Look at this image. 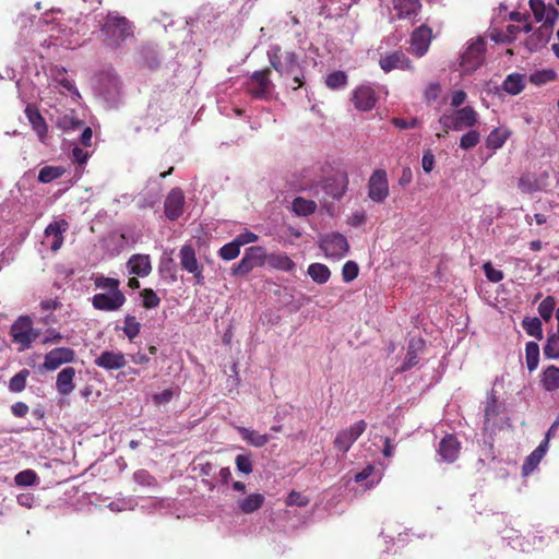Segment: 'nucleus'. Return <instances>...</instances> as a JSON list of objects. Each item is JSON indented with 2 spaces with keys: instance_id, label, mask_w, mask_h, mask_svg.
<instances>
[{
  "instance_id": "c03bdc74",
  "label": "nucleus",
  "mask_w": 559,
  "mask_h": 559,
  "mask_svg": "<svg viewBox=\"0 0 559 559\" xmlns=\"http://www.w3.org/2000/svg\"><path fill=\"white\" fill-rule=\"evenodd\" d=\"M14 483L20 487H31L39 484V478L33 469H24L14 477Z\"/></svg>"
},
{
  "instance_id": "13d9d810",
  "label": "nucleus",
  "mask_w": 559,
  "mask_h": 559,
  "mask_svg": "<svg viewBox=\"0 0 559 559\" xmlns=\"http://www.w3.org/2000/svg\"><path fill=\"white\" fill-rule=\"evenodd\" d=\"M133 479L136 484L146 487L157 486V480L145 469H139L133 474Z\"/></svg>"
},
{
  "instance_id": "e433bc0d",
  "label": "nucleus",
  "mask_w": 559,
  "mask_h": 559,
  "mask_svg": "<svg viewBox=\"0 0 559 559\" xmlns=\"http://www.w3.org/2000/svg\"><path fill=\"white\" fill-rule=\"evenodd\" d=\"M238 431L241 438L252 447L261 448L265 445L270 440L271 436L266 433H260L255 430L246 427H239Z\"/></svg>"
},
{
  "instance_id": "412c9836",
  "label": "nucleus",
  "mask_w": 559,
  "mask_h": 559,
  "mask_svg": "<svg viewBox=\"0 0 559 559\" xmlns=\"http://www.w3.org/2000/svg\"><path fill=\"white\" fill-rule=\"evenodd\" d=\"M94 364L107 371L118 370L127 365L126 357L120 352L105 350L94 361Z\"/></svg>"
},
{
  "instance_id": "473e14b6",
  "label": "nucleus",
  "mask_w": 559,
  "mask_h": 559,
  "mask_svg": "<svg viewBox=\"0 0 559 559\" xmlns=\"http://www.w3.org/2000/svg\"><path fill=\"white\" fill-rule=\"evenodd\" d=\"M392 4L400 19L416 15L421 7L419 0H392Z\"/></svg>"
},
{
  "instance_id": "6ab92c4d",
  "label": "nucleus",
  "mask_w": 559,
  "mask_h": 559,
  "mask_svg": "<svg viewBox=\"0 0 559 559\" xmlns=\"http://www.w3.org/2000/svg\"><path fill=\"white\" fill-rule=\"evenodd\" d=\"M183 205H185V195H183L182 191L178 188L173 189L168 193V195L165 200V204H164L165 215L170 221H175V219L179 218L182 214Z\"/></svg>"
},
{
  "instance_id": "a19ab883",
  "label": "nucleus",
  "mask_w": 559,
  "mask_h": 559,
  "mask_svg": "<svg viewBox=\"0 0 559 559\" xmlns=\"http://www.w3.org/2000/svg\"><path fill=\"white\" fill-rule=\"evenodd\" d=\"M556 319L558 321L557 334L549 335L544 346V355L550 359L559 358V307L556 311Z\"/></svg>"
},
{
  "instance_id": "aec40b11",
  "label": "nucleus",
  "mask_w": 559,
  "mask_h": 559,
  "mask_svg": "<svg viewBox=\"0 0 559 559\" xmlns=\"http://www.w3.org/2000/svg\"><path fill=\"white\" fill-rule=\"evenodd\" d=\"M353 102L358 110L369 111L376 106V92L368 85L358 86L353 93Z\"/></svg>"
},
{
  "instance_id": "393cba45",
  "label": "nucleus",
  "mask_w": 559,
  "mask_h": 559,
  "mask_svg": "<svg viewBox=\"0 0 559 559\" xmlns=\"http://www.w3.org/2000/svg\"><path fill=\"white\" fill-rule=\"evenodd\" d=\"M75 374L76 371L73 367H66L57 374L56 390L60 395L68 396L74 391Z\"/></svg>"
},
{
  "instance_id": "09e8293b",
  "label": "nucleus",
  "mask_w": 559,
  "mask_h": 559,
  "mask_svg": "<svg viewBox=\"0 0 559 559\" xmlns=\"http://www.w3.org/2000/svg\"><path fill=\"white\" fill-rule=\"evenodd\" d=\"M63 169L61 167L45 166L39 170L38 181L43 183H49L52 180L61 177Z\"/></svg>"
},
{
  "instance_id": "680f3d73",
  "label": "nucleus",
  "mask_w": 559,
  "mask_h": 559,
  "mask_svg": "<svg viewBox=\"0 0 559 559\" xmlns=\"http://www.w3.org/2000/svg\"><path fill=\"white\" fill-rule=\"evenodd\" d=\"M56 82L70 95L80 97V94L73 83V81L69 80L66 76V72L59 73V76L56 78Z\"/></svg>"
},
{
  "instance_id": "f257e3e1",
  "label": "nucleus",
  "mask_w": 559,
  "mask_h": 559,
  "mask_svg": "<svg viewBox=\"0 0 559 559\" xmlns=\"http://www.w3.org/2000/svg\"><path fill=\"white\" fill-rule=\"evenodd\" d=\"M267 59L287 87L298 90L302 86L305 67L294 51L283 50L280 46L274 45L267 50Z\"/></svg>"
},
{
  "instance_id": "20e7f679",
  "label": "nucleus",
  "mask_w": 559,
  "mask_h": 559,
  "mask_svg": "<svg viewBox=\"0 0 559 559\" xmlns=\"http://www.w3.org/2000/svg\"><path fill=\"white\" fill-rule=\"evenodd\" d=\"M477 121L478 114L471 106L456 109L450 114H443L439 118V123L443 127L445 133L449 129L462 131L467 128H473Z\"/></svg>"
},
{
  "instance_id": "052dcab7",
  "label": "nucleus",
  "mask_w": 559,
  "mask_h": 559,
  "mask_svg": "<svg viewBox=\"0 0 559 559\" xmlns=\"http://www.w3.org/2000/svg\"><path fill=\"white\" fill-rule=\"evenodd\" d=\"M358 265L354 261H347L342 269L343 281L348 283L358 276Z\"/></svg>"
},
{
  "instance_id": "79ce46f5",
  "label": "nucleus",
  "mask_w": 559,
  "mask_h": 559,
  "mask_svg": "<svg viewBox=\"0 0 559 559\" xmlns=\"http://www.w3.org/2000/svg\"><path fill=\"white\" fill-rule=\"evenodd\" d=\"M526 366L530 371H534L539 362V346L536 342H527L525 346Z\"/></svg>"
},
{
  "instance_id": "f8f14e48",
  "label": "nucleus",
  "mask_w": 559,
  "mask_h": 559,
  "mask_svg": "<svg viewBox=\"0 0 559 559\" xmlns=\"http://www.w3.org/2000/svg\"><path fill=\"white\" fill-rule=\"evenodd\" d=\"M320 248L324 252L325 257L341 259L347 253L349 246L347 239L343 235L333 233L325 235L321 239Z\"/></svg>"
},
{
  "instance_id": "c756f323",
  "label": "nucleus",
  "mask_w": 559,
  "mask_h": 559,
  "mask_svg": "<svg viewBox=\"0 0 559 559\" xmlns=\"http://www.w3.org/2000/svg\"><path fill=\"white\" fill-rule=\"evenodd\" d=\"M265 263L270 267L283 272H293L296 267V263L283 252L266 254Z\"/></svg>"
},
{
  "instance_id": "423d86ee",
  "label": "nucleus",
  "mask_w": 559,
  "mask_h": 559,
  "mask_svg": "<svg viewBox=\"0 0 559 559\" xmlns=\"http://www.w3.org/2000/svg\"><path fill=\"white\" fill-rule=\"evenodd\" d=\"M266 251L261 246H252L245 250L241 260L231 267V275L239 277L246 276L253 269L265 264Z\"/></svg>"
},
{
  "instance_id": "ddd939ff",
  "label": "nucleus",
  "mask_w": 559,
  "mask_h": 559,
  "mask_svg": "<svg viewBox=\"0 0 559 559\" xmlns=\"http://www.w3.org/2000/svg\"><path fill=\"white\" fill-rule=\"evenodd\" d=\"M367 428V423L365 420H358L353 424L350 427L341 430L334 440V447L346 453L354 442L364 433Z\"/></svg>"
},
{
  "instance_id": "b1692460",
  "label": "nucleus",
  "mask_w": 559,
  "mask_h": 559,
  "mask_svg": "<svg viewBox=\"0 0 559 559\" xmlns=\"http://www.w3.org/2000/svg\"><path fill=\"white\" fill-rule=\"evenodd\" d=\"M501 405L498 403L497 396L491 392L486 402L484 411V427L486 430H493L499 425V414Z\"/></svg>"
},
{
  "instance_id": "de8ad7c7",
  "label": "nucleus",
  "mask_w": 559,
  "mask_h": 559,
  "mask_svg": "<svg viewBox=\"0 0 559 559\" xmlns=\"http://www.w3.org/2000/svg\"><path fill=\"white\" fill-rule=\"evenodd\" d=\"M94 285L97 289L106 290V292H112V290H120L119 284L120 282L112 277H106L104 275H97L93 278Z\"/></svg>"
},
{
  "instance_id": "774afa93",
  "label": "nucleus",
  "mask_w": 559,
  "mask_h": 559,
  "mask_svg": "<svg viewBox=\"0 0 559 559\" xmlns=\"http://www.w3.org/2000/svg\"><path fill=\"white\" fill-rule=\"evenodd\" d=\"M72 159L79 165H84L91 156V152L87 148L74 146L71 152Z\"/></svg>"
},
{
  "instance_id": "72a5a7b5",
  "label": "nucleus",
  "mask_w": 559,
  "mask_h": 559,
  "mask_svg": "<svg viewBox=\"0 0 559 559\" xmlns=\"http://www.w3.org/2000/svg\"><path fill=\"white\" fill-rule=\"evenodd\" d=\"M56 124L64 132L81 130L84 122L75 115L73 110L66 112L57 118Z\"/></svg>"
},
{
  "instance_id": "39448f33",
  "label": "nucleus",
  "mask_w": 559,
  "mask_h": 559,
  "mask_svg": "<svg viewBox=\"0 0 559 559\" xmlns=\"http://www.w3.org/2000/svg\"><path fill=\"white\" fill-rule=\"evenodd\" d=\"M121 83L117 74L111 71L98 75L95 91L108 106H116L120 98Z\"/></svg>"
},
{
  "instance_id": "4d7b16f0",
  "label": "nucleus",
  "mask_w": 559,
  "mask_h": 559,
  "mask_svg": "<svg viewBox=\"0 0 559 559\" xmlns=\"http://www.w3.org/2000/svg\"><path fill=\"white\" fill-rule=\"evenodd\" d=\"M556 301L555 298L551 296L546 297L539 305H538V313L539 316L545 320L549 321L552 317L554 310H555Z\"/></svg>"
},
{
  "instance_id": "7c9ffc66",
  "label": "nucleus",
  "mask_w": 559,
  "mask_h": 559,
  "mask_svg": "<svg viewBox=\"0 0 559 559\" xmlns=\"http://www.w3.org/2000/svg\"><path fill=\"white\" fill-rule=\"evenodd\" d=\"M511 131L507 127H498L491 130L486 138V146L491 151L501 148L507 140L510 138Z\"/></svg>"
},
{
  "instance_id": "4be33fe9",
  "label": "nucleus",
  "mask_w": 559,
  "mask_h": 559,
  "mask_svg": "<svg viewBox=\"0 0 559 559\" xmlns=\"http://www.w3.org/2000/svg\"><path fill=\"white\" fill-rule=\"evenodd\" d=\"M552 27L554 26L542 25L536 31H534L524 43L527 50L534 52L545 47L551 37Z\"/></svg>"
},
{
  "instance_id": "338daca9",
  "label": "nucleus",
  "mask_w": 559,
  "mask_h": 559,
  "mask_svg": "<svg viewBox=\"0 0 559 559\" xmlns=\"http://www.w3.org/2000/svg\"><path fill=\"white\" fill-rule=\"evenodd\" d=\"M234 240L239 246V248H241L248 243L257 242L259 240V236L252 231L246 230L237 235Z\"/></svg>"
},
{
  "instance_id": "0e129e2a",
  "label": "nucleus",
  "mask_w": 559,
  "mask_h": 559,
  "mask_svg": "<svg viewBox=\"0 0 559 559\" xmlns=\"http://www.w3.org/2000/svg\"><path fill=\"white\" fill-rule=\"evenodd\" d=\"M483 269L489 282L498 283L503 280V273L500 270L495 269L490 262H486L483 265Z\"/></svg>"
},
{
  "instance_id": "e2e57ef3",
  "label": "nucleus",
  "mask_w": 559,
  "mask_h": 559,
  "mask_svg": "<svg viewBox=\"0 0 559 559\" xmlns=\"http://www.w3.org/2000/svg\"><path fill=\"white\" fill-rule=\"evenodd\" d=\"M285 503L287 506L306 507L309 503V499L302 493L292 490L288 493Z\"/></svg>"
},
{
  "instance_id": "8fccbe9b",
  "label": "nucleus",
  "mask_w": 559,
  "mask_h": 559,
  "mask_svg": "<svg viewBox=\"0 0 559 559\" xmlns=\"http://www.w3.org/2000/svg\"><path fill=\"white\" fill-rule=\"evenodd\" d=\"M373 473H374V467L372 465H367L361 472L357 473L354 476V480L356 483H362L364 480H366V479H368L369 477L372 476L370 483L366 484L367 488H371L376 484H378L380 481V479H381L380 475H374L373 476Z\"/></svg>"
},
{
  "instance_id": "c85d7f7f",
  "label": "nucleus",
  "mask_w": 559,
  "mask_h": 559,
  "mask_svg": "<svg viewBox=\"0 0 559 559\" xmlns=\"http://www.w3.org/2000/svg\"><path fill=\"white\" fill-rule=\"evenodd\" d=\"M549 444L547 441H542L538 447L525 459L522 472L523 475L531 474L539 464L542 459L546 455Z\"/></svg>"
},
{
  "instance_id": "f3484780",
  "label": "nucleus",
  "mask_w": 559,
  "mask_h": 559,
  "mask_svg": "<svg viewBox=\"0 0 559 559\" xmlns=\"http://www.w3.org/2000/svg\"><path fill=\"white\" fill-rule=\"evenodd\" d=\"M432 31L426 25L415 28L411 35V51L418 58L424 57L431 44Z\"/></svg>"
},
{
  "instance_id": "4468645a",
  "label": "nucleus",
  "mask_w": 559,
  "mask_h": 559,
  "mask_svg": "<svg viewBox=\"0 0 559 559\" xmlns=\"http://www.w3.org/2000/svg\"><path fill=\"white\" fill-rule=\"evenodd\" d=\"M75 360V352L70 347H57L49 350L45 357L41 368L46 371L57 370L64 364Z\"/></svg>"
},
{
  "instance_id": "c9c22d12",
  "label": "nucleus",
  "mask_w": 559,
  "mask_h": 559,
  "mask_svg": "<svg viewBox=\"0 0 559 559\" xmlns=\"http://www.w3.org/2000/svg\"><path fill=\"white\" fill-rule=\"evenodd\" d=\"M140 61L150 69H156L160 63L157 47L153 44L144 45L140 50Z\"/></svg>"
},
{
  "instance_id": "f03ea898",
  "label": "nucleus",
  "mask_w": 559,
  "mask_h": 559,
  "mask_svg": "<svg viewBox=\"0 0 559 559\" xmlns=\"http://www.w3.org/2000/svg\"><path fill=\"white\" fill-rule=\"evenodd\" d=\"M103 41L111 49L121 48L134 35V25L118 12H108L100 27Z\"/></svg>"
},
{
  "instance_id": "9d476101",
  "label": "nucleus",
  "mask_w": 559,
  "mask_h": 559,
  "mask_svg": "<svg viewBox=\"0 0 559 559\" xmlns=\"http://www.w3.org/2000/svg\"><path fill=\"white\" fill-rule=\"evenodd\" d=\"M69 229V223L66 219H58L51 222L44 231L41 240L43 246H46L51 251L57 252L63 245L64 234Z\"/></svg>"
},
{
  "instance_id": "0eeeda50",
  "label": "nucleus",
  "mask_w": 559,
  "mask_h": 559,
  "mask_svg": "<svg viewBox=\"0 0 559 559\" xmlns=\"http://www.w3.org/2000/svg\"><path fill=\"white\" fill-rule=\"evenodd\" d=\"M12 342L17 345V350L23 352L31 347L38 333L33 329V322L28 317H20L10 329Z\"/></svg>"
},
{
  "instance_id": "6e6552de",
  "label": "nucleus",
  "mask_w": 559,
  "mask_h": 559,
  "mask_svg": "<svg viewBox=\"0 0 559 559\" xmlns=\"http://www.w3.org/2000/svg\"><path fill=\"white\" fill-rule=\"evenodd\" d=\"M271 69L254 71L247 82L248 92L255 98L270 99L273 96L275 85L271 80Z\"/></svg>"
},
{
  "instance_id": "37998d69",
  "label": "nucleus",
  "mask_w": 559,
  "mask_h": 559,
  "mask_svg": "<svg viewBox=\"0 0 559 559\" xmlns=\"http://www.w3.org/2000/svg\"><path fill=\"white\" fill-rule=\"evenodd\" d=\"M522 328L530 336L537 340L543 338L542 321L538 318H524L522 321Z\"/></svg>"
},
{
  "instance_id": "cd10ccee",
  "label": "nucleus",
  "mask_w": 559,
  "mask_h": 559,
  "mask_svg": "<svg viewBox=\"0 0 559 559\" xmlns=\"http://www.w3.org/2000/svg\"><path fill=\"white\" fill-rule=\"evenodd\" d=\"M25 114H26V117H27L33 130L37 133L39 140L41 142H45L48 127H47V123L45 122V119L43 118V116L39 114V111L35 107H32L31 105L26 106Z\"/></svg>"
},
{
  "instance_id": "2eb2a0df",
  "label": "nucleus",
  "mask_w": 559,
  "mask_h": 559,
  "mask_svg": "<svg viewBox=\"0 0 559 559\" xmlns=\"http://www.w3.org/2000/svg\"><path fill=\"white\" fill-rule=\"evenodd\" d=\"M179 259L181 267L194 276L195 283L203 284V267L198 262L193 247L190 245L182 246L179 251Z\"/></svg>"
},
{
  "instance_id": "2f4dec72",
  "label": "nucleus",
  "mask_w": 559,
  "mask_h": 559,
  "mask_svg": "<svg viewBox=\"0 0 559 559\" xmlns=\"http://www.w3.org/2000/svg\"><path fill=\"white\" fill-rule=\"evenodd\" d=\"M540 384L547 392L559 390V368L554 365L546 367L540 374Z\"/></svg>"
},
{
  "instance_id": "bb28decb",
  "label": "nucleus",
  "mask_w": 559,
  "mask_h": 559,
  "mask_svg": "<svg viewBox=\"0 0 559 559\" xmlns=\"http://www.w3.org/2000/svg\"><path fill=\"white\" fill-rule=\"evenodd\" d=\"M348 178L346 175L329 178L323 183V189L333 199H341L347 189Z\"/></svg>"
},
{
  "instance_id": "7ed1b4c3",
  "label": "nucleus",
  "mask_w": 559,
  "mask_h": 559,
  "mask_svg": "<svg viewBox=\"0 0 559 559\" xmlns=\"http://www.w3.org/2000/svg\"><path fill=\"white\" fill-rule=\"evenodd\" d=\"M486 46L487 41L483 36L471 39L465 44L459 64L462 74H472L484 64Z\"/></svg>"
},
{
  "instance_id": "58836bf2",
  "label": "nucleus",
  "mask_w": 559,
  "mask_h": 559,
  "mask_svg": "<svg viewBox=\"0 0 559 559\" xmlns=\"http://www.w3.org/2000/svg\"><path fill=\"white\" fill-rule=\"evenodd\" d=\"M317 203L301 197H297L292 202V211L298 216H308L314 213Z\"/></svg>"
},
{
  "instance_id": "a878e982",
  "label": "nucleus",
  "mask_w": 559,
  "mask_h": 559,
  "mask_svg": "<svg viewBox=\"0 0 559 559\" xmlns=\"http://www.w3.org/2000/svg\"><path fill=\"white\" fill-rule=\"evenodd\" d=\"M127 267L130 274L145 277L152 271V264L150 255L147 254H132L127 263Z\"/></svg>"
},
{
  "instance_id": "1a4fd4ad",
  "label": "nucleus",
  "mask_w": 559,
  "mask_h": 559,
  "mask_svg": "<svg viewBox=\"0 0 559 559\" xmlns=\"http://www.w3.org/2000/svg\"><path fill=\"white\" fill-rule=\"evenodd\" d=\"M368 198L378 204L383 203L390 194L388 174L384 169H376L367 183Z\"/></svg>"
},
{
  "instance_id": "864d4df0",
  "label": "nucleus",
  "mask_w": 559,
  "mask_h": 559,
  "mask_svg": "<svg viewBox=\"0 0 559 559\" xmlns=\"http://www.w3.org/2000/svg\"><path fill=\"white\" fill-rule=\"evenodd\" d=\"M240 253V248L233 239L230 242L225 243L218 250V257L224 261H231L236 259Z\"/></svg>"
},
{
  "instance_id": "603ef678",
  "label": "nucleus",
  "mask_w": 559,
  "mask_h": 559,
  "mask_svg": "<svg viewBox=\"0 0 559 559\" xmlns=\"http://www.w3.org/2000/svg\"><path fill=\"white\" fill-rule=\"evenodd\" d=\"M325 84L332 90L342 88L347 84V75L344 71H334L326 76Z\"/></svg>"
},
{
  "instance_id": "ea45409f",
  "label": "nucleus",
  "mask_w": 559,
  "mask_h": 559,
  "mask_svg": "<svg viewBox=\"0 0 559 559\" xmlns=\"http://www.w3.org/2000/svg\"><path fill=\"white\" fill-rule=\"evenodd\" d=\"M307 274L318 284H325L331 276L330 269L323 263H311L308 266Z\"/></svg>"
},
{
  "instance_id": "69168bd1",
  "label": "nucleus",
  "mask_w": 559,
  "mask_h": 559,
  "mask_svg": "<svg viewBox=\"0 0 559 559\" xmlns=\"http://www.w3.org/2000/svg\"><path fill=\"white\" fill-rule=\"evenodd\" d=\"M16 501L21 507H25L27 509H33L38 506V501L32 492H23L17 495Z\"/></svg>"
},
{
  "instance_id": "a18cd8bd",
  "label": "nucleus",
  "mask_w": 559,
  "mask_h": 559,
  "mask_svg": "<svg viewBox=\"0 0 559 559\" xmlns=\"http://www.w3.org/2000/svg\"><path fill=\"white\" fill-rule=\"evenodd\" d=\"M29 376L28 369H22L14 374L9 381V390L13 393H20L24 391L26 386V380Z\"/></svg>"
},
{
  "instance_id": "3c124183",
  "label": "nucleus",
  "mask_w": 559,
  "mask_h": 559,
  "mask_svg": "<svg viewBox=\"0 0 559 559\" xmlns=\"http://www.w3.org/2000/svg\"><path fill=\"white\" fill-rule=\"evenodd\" d=\"M557 78V73L551 69H544L536 71L531 74L530 81L535 85H543L554 81Z\"/></svg>"
},
{
  "instance_id": "f704fd0d",
  "label": "nucleus",
  "mask_w": 559,
  "mask_h": 559,
  "mask_svg": "<svg viewBox=\"0 0 559 559\" xmlns=\"http://www.w3.org/2000/svg\"><path fill=\"white\" fill-rule=\"evenodd\" d=\"M264 500L265 498L262 493L254 492L238 500L237 506L241 512L250 514L259 510L263 506Z\"/></svg>"
},
{
  "instance_id": "a211bd4d",
  "label": "nucleus",
  "mask_w": 559,
  "mask_h": 559,
  "mask_svg": "<svg viewBox=\"0 0 559 559\" xmlns=\"http://www.w3.org/2000/svg\"><path fill=\"white\" fill-rule=\"evenodd\" d=\"M530 8L537 22L543 25L554 26L559 19L558 10L552 5H546L543 0H530Z\"/></svg>"
},
{
  "instance_id": "49530a36",
  "label": "nucleus",
  "mask_w": 559,
  "mask_h": 559,
  "mask_svg": "<svg viewBox=\"0 0 559 559\" xmlns=\"http://www.w3.org/2000/svg\"><path fill=\"white\" fill-rule=\"evenodd\" d=\"M141 324L134 316L128 314L124 317L122 331L126 336L133 341L140 333Z\"/></svg>"
},
{
  "instance_id": "bf43d9fd",
  "label": "nucleus",
  "mask_w": 559,
  "mask_h": 559,
  "mask_svg": "<svg viewBox=\"0 0 559 559\" xmlns=\"http://www.w3.org/2000/svg\"><path fill=\"white\" fill-rule=\"evenodd\" d=\"M238 472L249 475L252 473V460L249 454H238L235 459Z\"/></svg>"
},
{
  "instance_id": "dca6fc26",
  "label": "nucleus",
  "mask_w": 559,
  "mask_h": 559,
  "mask_svg": "<svg viewBox=\"0 0 559 559\" xmlns=\"http://www.w3.org/2000/svg\"><path fill=\"white\" fill-rule=\"evenodd\" d=\"M379 66L385 73L393 70H413L411 59L402 50L382 55L379 59Z\"/></svg>"
},
{
  "instance_id": "5fc2aeb1",
  "label": "nucleus",
  "mask_w": 559,
  "mask_h": 559,
  "mask_svg": "<svg viewBox=\"0 0 559 559\" xmlns=\"http://www.w3.org/2000/svg\"><path fill=\"white\" fill-rule=\"evenodd\" d=\"M142 297V305L146 309H154L159 306L160 298L157 296V294L152 288H144L140 293Z\"/></svg>"
},
{
  "instance_id": "6e6d98bb",
  "label": "nucleus",
  "mask_w": 559,
  "mask_h": 559,
  "mask_svg": "<svg viewBox=\"0 0 559 559\" xmlns=\"http://www.w3.org/2000/svg\"><path fill=\"white\" fill-rule=\"evenodd\" d=\"M480 141V134L477 130H469L461 136L460 147L463 150H471L475 147Z\"/></svg>"
},
{
  "instance_id": "5701e85b",
  "label": "nucleus",
  "mask_w": 559,
  "mask_h": 559,
  "mask_svg": "<svg viewBox=\"0 0 559 559\" xmlns=\"http://www.w3.org/2000/svg\"><path fill=\"white\" fill-rule=\"evenodd\" d=\"M460 448L457 439L453 435H448L439 443L438 455L440 460L452 463L457 459Z\"/></svg>"
},
{
  "instance_id": "9b49d317",
  "label": "nucleus",
  "mask_w": 559,
  "mask_h": 559,
  "mask_svg": "<svg viewBox=\"0 0 559 559\" xmlns=\"http://www.w3.org/2000/svg\"><path fill=\"white\" fill-rule=\"evenodd\" d=\"M91 301L96 310L114 312L124 305L126 296L121 290L105 292L95 294Z\"/></svg>"
},
{
  "instance_id": "4c0bfd02",
  "label": "nucleus",
  "mask_w": 559,
  "mask_h": 559,
  "mask_svg": "<svg viewBox=\"0 0 559 559\" xmlns=\"http://www.w3.org/2000/svg\"><path fill=\"white\" fill-rule=\"evenodd\" d=\"M525 87V79L523 74H509L502 83V88L510 95L520 94Z\"/></svg>"
}]
</instances>
